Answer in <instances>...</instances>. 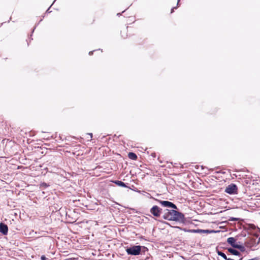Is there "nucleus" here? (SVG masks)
<instances>
[{
	"label": "nucleus",
	"mask_w": 260,
	"mask_h": 260,
	"mask_svg": "<svg viewBox=\"0 0 260 260\" xmlns=\"http://www.w3.org/2000/svg\"><path fill=\"white\" fill-rule=\"evenodd\" d=\"M219 232L218 231H215L213 230H202V229H193L192 233L198 234H211L216 233Z\"/></svg>",
	"instance_id": "0eeeda50"
},
{
	"label": "nucleus",
	"mask_w": 260,
	"mask_h": 260,
	"mask_svg": "<svg viewBox=\"0 0 260 260\" xmlns=\"http://www.w3.org/2000/svg\"><path fill=\"white\" fill-rule=\"evenodd\" d=\"M246 236V234L243 235V237H245Z\"/></svg>",
	"instance_id": "c85d7f7f"
},
{
	"label": "nucleus",
	"mask_w": 260,
	"mask_h": 260,
	"mask_svg": "<svg viewBox=\"0 0 260 260\" xmlns=\"http://www.w3.org/2000/svg\"><path fill=\"white\" fill-rule=\"evenodd\" d=\"M180 0H178V2H177V6L179 4V2Z\"/></svg>",
	"instance_id": "a878e982"
},
{
	"label": "nucleus",
	"mask_w": 260,
	"mask_h": 260,
	"mask_svg": "<svg viewBox=\"0 0 260 260\" xmlns=\"http://www.w3.org/2000/svg\"><path fill=\"white\" fill-rule=\"evenodd\" d=\"M228 251L231 254L236 255V256H239L240 255L241 253L240 252L238 251L237 250H236L234 248H228Z\"/></svg>",
	"instance_id": "9d476101"
},
{
	"label": "nucleus",
	"mask_w": 260,
	"mask_h": 260,
	"mask_svg": "<svg viewBox=\"0 0 260 260\" xmlns=\"http://www.w3.org/2000/svg\"><path fill=\"white\" fill-rule=\"evenodd\" d=\"M249 227L253 230H256V232L254 234V236L256 238H258L257 242H256V239L253 237L250 238L245 242V246L247 247L251 248L252 247H255L260 243V229L254 224H250Z\"/></svg>",
	"instance_id": "f03ea898"
},
{
	"label": "nucleus",
	"mask_w": 260,
	"mask_h": 260,
	"mask_svg": "<svg viewBox=\"0 0 260 260\" xmlns=\"http://www.w3.org/2000/svg\"><path fill=\"white\" fill-rule=\"evenodd\" d=\"M41 260H47V259H48V258L45 256V255H42L41 256Z\"/></svg>",
	"instance_id": "aec40b11"
},
{
	"label": "nucleus",
	"mask_w": 260,
	"mask_h": 260,
	"mask_svg": "<svg viewBox=\"0 0 260 260\" xmlns=\"http://www.w3.org/2000/svg\"><path fill=\"white\" fill-rule=\"evenodd\" d=\"M117 15L118 16H120V15H121V14H120V13H118Z\"/></svg>",
	"instance_id": "bb28decb"
},
{
	"label": "nucleus",
	"mask_w": 260,
	"mask_h": 260,
	"mask_svg": "<svg viewBox=\"0 0 260 260\" xmlns=\"http://www.w3.org/2000/svg\"><path fill=\"white\" fill-rule=\"evenodd\" d=\"M175 9H176V7H173L172 9H171V13H172L173 12H174V10Z\"/></svg>",
	"instance_id": "5701e85b"
},
{
	"label": "nucleus",
	"mask_w": 260,
	"mask_h": 260,
	"mask_svg": "<svg viewBox=\"0 0 260 260\" xmlns=\"http://www.w3.org/2000/svg\"><path fill=\"white\" fill-rule=\"evenodd\" d=\"M238 187L235 184L232 183L229 185L225 189V192L230 194L237 193Z\"/></svg>",
	"instance_id": "39448f33"
},
{
	"label": "nucleus",
	"mask_w": 260,
	"mask_h": 260,
	"mask_svg": "<svg viewBox=\"0 0 260 260\" xmlns=\"http://www.w3.org/2000/svg\"><path fill=\"white\" fill-rule=\"evenodd\" d=\"M49 186V185L45 182H42L40 184V187L42 188H45Z\"/></svg>",
	"instance_id": "f3484780"
},
{
	"label": "nucleus",
	"mask_w": 260,
	"mask_h": 260,
	"mask_svg": "<svg viewBox=\"0 0 260 260\" xmlns=\"http://www.w3.org/2000/svg\"><path fill=\"white\" fill-rule=\"evenodd\" d=\"M239 218H236V217H230L229 219V221H238L239 220Z\"/></svg>",
	"instance_id": "6ab92c4d"
},
{
	"label": "nucleus",
	"mask_w": 260,
	"mask_h": 260,
	"mask_svg": "<svg viewBox=\"0 0 260 260\" xmlns=\"http://www.w3.org/2000/svg\"><path fill=\"white\" fill-rule=\"evenodd\" d=\"M50 7L47 10L46 13H50L51 11H50Z\"/></svg>",
	"instance_id": "4be33fe9"
},
{
	"label": "nucleus",
	"mask_w": 260,
	"mask_h": 260,
	"mask_svg": "<svg viewBox=\"0 0 260 260\" xmlns=\"http://www.w3.org/2000/svg\"><path fill=\"white\" fill-rule=\"evenodd\" d=\"M55 0H54V2H55ZM54 3V2H53V4Z\"/></svg>",
	"instance_id": "c756f323"
},
{
	"label": "nucleus",
	"mask_w": 260,
	"mask_h": 260,
	"mask_svg": "<svg viewBox=\"0 0 260 260\" xmlns=\"http://www.w3.org/2000/svg\"><path fill=\"white\" fill-rule=\"evenodd\" d=\"M201 168H202V170H204V169H207V168L203 167V166H201Z\"/></svg>",
	"instance_id": "393cba45"
},
{
	"label": "nucleus",
	"mask_w": 260,
	"mask_h": 260,
	"mask_svg": "<svg viewBox=\"0 0 260 260\" xmlns=\"http://www.w3.org/2000/svg\"><path fill=\"white\" fill-rule=\"evenodd\" d=\"M66 217L67 218L69 219V222L70 223H74L76 221V220L75 219L71 218L70 216L68 215L67 213L66 214Z\"/></svg>",
	"instance_id": "a211bd4d"
},
{
	"label": "nucleus",
	"mask_w": 260,
	"mask_h": 260,
	"mask_svg": "<svg viewBox=\"0 0 260 260\" xmlns=\"http://www.w3.org/2000/svg\"><path fill=\"white\" fill-rule=\"evenodd\" d=\"M128 157L129 158L134 160H136L138 158L137 155L136 154V153L132 152L128 153Z\"/></svg>",
	"instance_id": "ddd939ff"
},
{
	"label": "nucleus",
	"mask_w": 260,
	"mask_h": 260,
	"mask_svg": "<svg viewBox=\"0 0 260 260\" xmlns=\"http://www.w3.org/2000/svg\"><path fill=\"white\" fill-rule=\"evenodd\" d=\"M174 228H176V229H178L180 230H181V231H183L185 232H188V233H192V231H193V229H187L186 228H181V227H180V226H174Z\"/></svg>",
	"instance_id": "4468645a"
},
{
	"label": "nucleus",
	"mask_w": 260,
	"mask_h": 260,
	"mask_svg": "<svg viewBox=\"0 0 260 260\" xmlns=\"http://www.w3.org/2000/svg\"><path fill=\"white\" fill-rule=\"evenodd\" d=\"M217 253L218 255L221 256L222 257H223L225 260H234L231 258H228L226 255L221 251L217 250Z\"/></svg>",
	"instance_id": "9b49d317"
},
{
	"label": "nucleus",
	"mask_w": 260,
	"mask_h": 260,
	"mask_svg": "<svg viewBox=\"0 0 260 260\" xmlns=\"http://www.w3.org/2000/svg\"><path fill=\"white\" fill-rule=\"evenodd\" d=\"M8 232V227L7 224L4 223H0V233L4 235H7Z\"/></svg>",
	"instance_id": "6e6552de"
},
{
	"label": "nucleus",
	"mask_w": 260,
	"mask_h": 260,
	"mask_svg": "<svg viewBox=\"0 0 260 260\" xmlns=\"http://www.w3.org/2000/svg\"><path fill=\"white\" fill-rule=\"evenodd\" d=\"M87 135H89L90 136V140H91L92 138V133H88Z\"/></svg>",
	"instance_id": "412c9836"
},
{
	"label": "nucleus",
	"mask_w": 260,
	"mask_h": 260,
	"mask_svg": "<svg viewBox=\"0 0 260 260\" xmlns=\"http://www.w3.org/2000/svg\"><path fill=\"white\" fill-rule=\"evenodd\" d=\"M175 209H166L163 210L162 217L164 219L169 221H174L180 223L185 224L186 218L184 214L174 210Z\"/></svg>",
	"instance_id": "f257e3e1"
},
{
	"label": "nucleus",
	"mask_w": 260,
	"mask_h": 260,
	"mask_svg": "<svg viewBox=\"0 0 260 260\" xmlns=\"http://www.w3.org/2000/svg\"><path fill=\"white\" fill-rule=\"evenodd\" d=\"M235 248L238 249L241 252H244L245 250V248L242 245L237 244Z\"/></svg>",
	"instance_id": "dca6fc26"
},
{
	"label": "nucleus",
	"mask_w": 260,
	"mask_h": 260,
	"mask_svg": "<svg viewBox=\"0 0 260 260\" xmlns=\"http://www.w3.org/2000/svg\"><path fill=\"white\" fill-rule=\"evenodd\" d=\"M93 51H90V52H89V55H92V54H93Z\"/></svg>",
	"instance_id": "b1692460"
},
{
	"label": "nucleus",
	"mask_w": 260,
	"mask_h": 260,
	"mask_svg": "<svg viewBox=\"0 0 260 260\" xmlns=\"http://www.w3.org/2000/svg\"><path fill=\"white\" fill-rule=\"evenodd\" d=\"M236 240L234 237H229L227 239V242L231 245V246L233 248H235L237 245L238 244L236 242Z\"/></svg>",
	"instance_id": "1a4fd4ad"
},
{
	"label": "nucleus",
	"mask_w": 260,
	"mask_h": 260,
	"mask_svg": "<svg viewBox=\"0 0 260 260\" xmlns=\"http://www.w3.org/2000/svg\"><path fill=\"white\" fill-rule=\"evenodd\" d=\"M162 206L170 208L171 209H177V206L173 203L168 201H161L156 200Z\"/></svg>",
	"instance_id": "423d86ee"
},
{
	"label": "nucleus",
	"mask_w": 260,
	"mask_h": 260,
	"mask_svg": "<svg viewBox=\"0 0 260 260\" xmlns=\"http://www.w3.org/2000/svg\"><path fill=\"white\" fill-rule=\"evenodd\" d=\"M141 247L140 254H145L148 251V248L144 246H141Z\"/></svg>",
	"instance_id": "2eb2a0df"
},
{
	"label": "nucleus",
	"mask_w": 260,
	"mask_h": 260,
	"mask_svg": "<svg viewBox=\"0 0 260 260\" xmlns=\"http://www.w3.org/2000/svg\"><path fill=\"white\" fill-rule=\"evenodd\" d=\"M36 27H35V28H34V29L32 30V32L34 31V29H35Z\"/></svg>",
	"instance_id": "cd10ccee"
},
{
	"label": "nucleus",
	"mask_w": 260,
	"mask_h": 260,
	"mask_svg": "<svg viewBox=\"0 0 260 260\" xmlns=\"http://www.w3.org/2000/svg\"><path fill=\"white\" fill-rule=\"evenodd\" d=\"M112 182L114 184H116L117 185H118L119 186H121V187H127L126 185L121 181L114 180V181H113Z\"/></svg>",
	"instance_id": "f8f14e48"
},
{
	"label": "nucleus",
	"mask_w": 260,
	"mask_h": 260,
	"mask_svg": "<svg viewBox=\"0 0 260 260\" xmlns=\"http://www.w3.org/2000/svg\"><path fill=\"white\" fill-rule=\"evenodd\" d=\"M163 210L161 208H159L156 205L152 206L150 210V213L155 217H159L161 214L163 215Z\"/></svg>",
	"instance_id": "20e7f679"
},
{
	"label": "nucleus",
	"mask_w": 260,
	"mask_h": 260,
	"mask_svg": "<svg viewBox=\"0 0 260 260\" xmlns=\"http://www.w3.org/2000/svg\"><path fill=\"white\" fill-rule=\"evenodd\" d=\"M141 245H133L126 247L125 251L128 255L136 256L141 254Z\"/></svg>",
	"instance_id": "7ed1b4c3"
}]
</instances>
